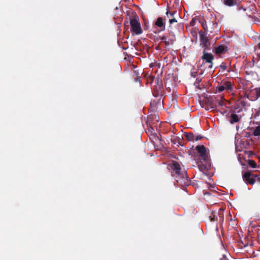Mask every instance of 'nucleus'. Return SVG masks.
<instances>
[{
	"mask_svg": "<svg viewBox=\"0 0 260 260\" xmlns=\"http://www.w3.org/2000/svg\"><path fill=\"white\" fill-rule=\"evenodd\" d=\"M171 168V175L174 177L178 183L181 185L187 186L189 185L190 181L188 180L187 173L185 171H181L180 164L175 161H173L170 164Z\"/></svg>",
	"mask_w": 260,
	"mask_h": 260,
	"instance_id": "obj_1",
	"label": "nucleus"
},
{
	"mask_svg": "<svg viewBox=\"0 0 260 260\" xmlns=\"http://www.w3.org/2000/svg\"><path fill=\"white\" fill-rule=\"evenodd\" d=\"M152 92L155 97H162L165 93L162 80L159 77L156 78L154 85L152 87Z\"/></svg>",
	"mask_w": 260,
	"mask_h": 260,
	"instance_id": "obj_2",
	"label": "nucleus"
},
{
	"mask_svg": "<svg viewBox=\"0 0 260 260\" xmlns=\"http://www.w3.org/2000/svg\"><path fill=\"white\" fill-rule=\"evenodd\" d=\"M203 54L200 60V61H202L201 67L204 68V70L211 69L213 67L214 56L211 53L206 52L205 50L203 51Z\"/></svg>",
	"mask_w": 260,
	"mask_h": 260,
	"instance_id": "obj_3",
	"label": "nucleus"
},
{
	"mask_svg": "<svg viewBox=\"0 0 260 260\" xmlns=\"http://www.w3.org/2000/svg\"><path fill=\"white\" fill-rule=\"evenodd\" d=\"M130 24L131 30L136 35H140L142 32V30L139 21L138 17L137 16L130 18Z\"/></svg>",
	"mask_w": 260,
	"mask_h": 260,
	"instance_id": "obj_4",
	"label": "nucleus"
},
{
	"mask_svg": "<svg viewBox=\"0 0 260 260\" xmlns=\"http://www.w3.org/2000/svg\"><path fill=\"white\" fill-rule=\"evenodd\" d=\"M196 149L199 154V157L201 160L207 162L208 160V156L206 152V148L204 145H198Z\"/></svg>",
	"mask_w": 260,
	"mask_h": 260,
	"instance_id": "obj_5",
	"label": "nucleus"
},
{
	"mask_svg": "<svg viewBox=\"0 0 260 260\" xmlns=\"http://www.w3.org/2000/svg\"><path fill=\"white\" fill-rule=\"evenodd\" d=\"M254 177H256V176H254L250 172L248 171L245 172L242 176L244 181L247 184L251 185L254 184L255 182Z\"/></svg>",
	"mask_w": 260,
	"mask_h": 260,
	"instance_id": "obj_6",
	"label": "nucleus"
},
{
	"mask_svg": "<svg viewBox=\"0 0 260 260\" xmlns=\"http://www.w3.org/2000/svg\"><path fill=\"white\" fill-rule=\"evenodd\" d=\"M200 37L201 45H202V47L204 48V50L206 51V50H209L210 49V43L209 41L208 38L204 34H200Z\"/></svg>",
	"mask_w": 260,
	"mask_h": 260,
	"instance_id": "obj_7",
	"label": "nucleus"
},
{
	"mask_svg": "<svg viewBox=\"0 0 260 260\" xmlns=\"http://www.w3.org/2000/svg\"><path fill=\"white\" fill-rule=\"evenodd\" d=\"M219 92H221L224 90H231L232 89V85L230 81H224L217 87Z\"/></svg>",
	"mask_w": 260,
	"mask_h": 260,
	"instance_id": "obj_8",
	"label": "nucleus"
},
{
	"mask_svg": "<svg viewBox=\"0 0 260 260\" xmlns=\"http://www.w3.org/2000/svg\"><path fill=\"white\" fill-rule=\"evenodd\" d=\"M154 25L160 28L159 31H164L166 29L165 23L161 17H159L157 18L154 23Z\"/></svg>",
	"mask_w": 260,
	"mask_h": 260,
	"instance_id": "obj_9",
	"label": "nucleus"
},
{
	"mask_svg": "<svg viewBox=\"0 0 260 260\" xmlns=\"http://www.w3.org/2000/svg\"><path fill=\"white\" fill-rule=\"evenodd\" d=\"M208 25L209 30V31L211 33H212L215 31H217L219 30V28L218 27V23H217L215 19H213L212 21H210L208 22Z\"/></svg>",
	"mask_w": 260,
	"mask_h": 260,
	"instance_id": "obj_10",
	"label": "nucleus"
},
{
	"mask_svg": "<svg viewBox=\"0 0 260 260\" xmlns=\"http://www.w3.org/2000/svg\"><path fill=\"white\" fill-rule=\"evenodd\" d=\"M228 47L224 45H219L215 48V52L217 54H224L228 51Z\"/></svg>",
	"mask_w": 260,
	"mask_h": 260,
	"instance_id": "obj_11",
	"label": "nucleus"
},
{
	"mask_svg": "<svg viewBox=\"0 0 260 260\" xmlns=\"http://www.w3.org/2000/svg\"><path fill=\"white\" fill-rule=\"evenodd\" d=\"M222 2L225 6L233 7L238 6L241 1L240 0H222Z\"/></svg>",
	"mask_w": 260,
	"mask_h": 260,
	"instance_id": "obj_12",
	"label": "nucleus"
},
{
	"mask_svg": "<svg viewBox=\"0 0 260 260\" xmlns=\"http://www.w3.org/2000/svg\"><path fill=\"white\" fill-rule=\"evenodd\" d=\"M240 118L235 113H232L230 116V122L232 124L237 122L239 121Z\"/></svg>",
	"mask_w": 260,
	"mask_h": 260,
	"instance_id": "obj_13",
	"label": "nucleus"
},
{
	"mask_svg": "<svg viewBox=\"0 0 260 260\" xmlns=\"http://www.w3.org/2000/svg\"><path fill=\"white\" fill-rule=\"evenodd\" d=\"M160 40L162 42H164L166 46H169L170 44H173L175 40L174 39H171V42L167 40V37L165 36H163L160 38Z\"/></svg>",
	"mask_w": 260,
	"mask_h": 260,
	"instance_id": "obj_14",
	"label": "nucleus"
},
{
	"mask_svg": "<svg viewBox=\"0 0 260 260\" xmlns=\"http://www.w3.org/2000/svg\"><path fill=\"white\" fill-rule=\"evenodd\" d=\"M140 73L139 72L138 70H134L133 71V77L135 82H140L141 77L140 76Z\"/></svg>",
	"mask_w": 260,
	"mask_h": 260,
	"instance_id": "obj_15",
	"label": "nucleus"
},
{
	"mask_svg": "<svg viewBox=\"0 0 260 260\" xmlns=\"http://www.w3.org/2000/svg\"><path fill=\"white\" fill-rule=\"evenodd\" d=\"M197 165L199 170L201 172L205 173L207 170L206 165L204 164L202 161L197 162Z\"/></svg>",
	"mask_w": 260,
	"mask_h": 260,
	"instance_id": "obj_16",
	"label": "nucleus"
},
{
	"mask_svg": "<svg viewBox=\"0 0 260 260\" xmlns=\"http://www.w3.org/2000/svg\"><path fill=\"white\" fill-rule=\"evenodd\" d=\"M184 136L189 141H193L194 140V135L191 133H185Z\"/></svg>",
	"mask_w": 260,
	"mask_h": 260,
	"instance_id": "obj_17",
	"label": "nucleus"
},
{
	"mask_svg": "<svg viewBox=\"0 0 260 260\" xmlns=\"http://www.w3.org/2000/svg\"><path fill=\"white\" fill-rule=\"evenodd\" d=\"M146 84H152L153 81L155 82L156 78L154 76L151 75H148L146 76Z\"/></svg>",
	"mask_w": 260,
	"mask_h": 260,
	"instance_id": "obj_18",
	"label": "nucleus"
},
{
	"mask_svg": "<svg viewBox=\"0 0 260 260\" xmlns=\"http://www.w3.org/2000/svg\"><path fill=\"white\" fill-rule=\"evenodd\" d=\"M223 251L224 253L218 255L219 260H229L228 258V252L225 250H223Z\"/></svg>",
	"mask_w": 260,
	"mask_h": 260,
	"instance_id": "obj_19",
	"label": "nucleus"
},
{
	"mask_svg": "<svg viewBox=\"0 0 260 260\" xmlns=\"http://www.w3.org/2000/svg\"><path fill=\"white\" fill-rule=\"evenodd\" d=\"M174 12L167 11L166 12V16L165 18V20H166L167 19L169 20L170 18H172L173 17H174Z\"/></svg>",
	"mask_w": 260,
	"mask_h": 260,
	"instance_id": "obj_20",
	"label": "nucleus"
},
{
	"mask_svg": "<svg viewBox=\"0 0 260 260\" xmlns=\"http://www.w3.org/2000/svg\"><path fill=\"white\" fill-rule=\"evenodd\" d=\"M248 164L252 168H255L257 167L255 161L252 159H249L248 160Z\"/></svg>",
	"mask_w": 260,
	"mask_h": 260,
	"instance_id": "obj_21",
	"label": "nucleus"
},
{
	"mask_svg": "<svg viewBox=\"0 0 260 260\" xmlns=\"http://www.w3.org/2000/svg\"><path fill=\"white\" fill-rule=\"evenodd\" d=\"M256 93V97L254 99H251V101L257 100L260 96V87H257L254 89Z\"/></svg>",
	"mask_w": 260,
	"mask_h": 260,
	"instance_id": "obj_22",
	"label": "nucleus"
},
{
	"mask_svg": "<svg viewBox=\"0 0 260 260\" xmlns=\"http://www.w3.org/2000/svg\"><path fill=\"white\" fill-rule=\"evenodd\" d=\"M253 135L255 136H260V126H257L255 127L253 132Z\"/></svg>",
	"mask_w": 260,
	"mask_h": 260,
	"instance_id": "obj_23",
	"label": "nucleus"
},
{
	"mask_svg": "<svg viewBox=\"0 0 260 260\" xmlns=\"http://www.w3.org/2000/svg\"><path fill=\"white\" fill-rule=\"evenodd\" d=\"M147 126H148V128H147L148 131L151 135H152L155 134V132H154L155 131L154 129L152 126H151L148 124H147Z\"/></svg>",
	"mask_w": 260,
	"mask_h": 260,
	"instance_id": "obj_24",
	"label": "nucleus"
},
{
	"mask_svg": "<svg viewBox=\"0 0 260 260\" xmlns=\"http://www.w3.org/2000/svg\"><path fill=\"white\" fill-rule=\"evenodd\" d=\"M202 25L205 31H209V25L208 23L207 24V22H205V23H202Z\"/></svg>",
	"mask_w": 260,
	"mask_h": 260,
	"instance_id": "obj_25",
	"label": "nucleus"
},
{
	"mask_svg": "<svg viewBox=\"0 0 260 260\" xmlns=\"http://www.w3.org/2000/svg\"><path fill=\"white\" fill-rule=\"evenodd\" d=\"M216 101L217 102L219 106H223L224 105V99H223L222 97L220 98V100H217Z\"/></svg>",
	"mask_w": 260,
	"mask_h": 260,
	"instance_id": "obj_26",
	"label": "nucleus"
},
{
	"mask_svg": "<svg viewBox=\"0 0 260 260\" xmlns=\"http://www.w3.org/2000/svg\"><path fill=\"white\" fill-rule=\"evenodd\" d=\"M217 218V216L214 214L213 213H212V215L210 216V220L211 221H215Z\"/></svg>",
	"mask_w": 260,
	"mask_h": 260,
	"instance_id": "obj_27",
	"label": "nucleus"
},
{
	"mask_svg": "<svg viewBox=\"0 0 260 260\" xmlns=\"http://www.w3.org/2000/svg\"><path fill=\"white\" fill-rule=\"evenodd\" d=\"M169 21L170 24H173V23H176L177 22L176 19L174 17H173L172 18H170Z\"/></svg>",
	"mask_w": 260,
	"mask_h": 260,
	"instance_id": "obj_28",
	"label": "nucleus"
},
{
	"mask_svg": "<svg viewBox=\"0 0 260 260\" xmlns=\"http://www.w3.org/2000/svg\"><path fill=\"white\" fill-rule=\"evenodd\" d=\"M220 68H221L223 70H226V64L223 63V62H222L220 66Z\"/></svg>",
	"mask_w": 260,
	"mask_h": 260,
	"instance_id": "obj_29",
	"label": "nucleus"
},
{
	"mask_svg": "<svg viewBox=\"0 0 260 260\" xmlns=\"http://www.w3.org/2000/svg\"><path fill=\"white\" fill-rule=\"evenodd\" d=\"M202 138H203V136H200V135L197 136H194V140H196V141H199V140H201Z\"/></svg>",
	"mask_w": 260,
	"mask_h": 260,
	"instance_id": "obj_30",
	"label": "nucleus"
},
{
	"mask_svg": "<svg viewBox=\"0 0 260 260\" xmlns=\"http://www.w3.org/2000/svg\"><path fill=\"white\" fill-rule=\"evenodd\" d=\"M201 79H197L194 84H199L201 82Z\"/></svg>",
	"mask_w": 260,
	"mask_h": 260,
	"instance_id": "obj_31",
	"label": "nucleus"
},
{
	"mask_svg": "<svg viewBox=\"0 0 260 260\" xmlns=\"http://www.w3.org/2000/svg\"><path fill=\"white\" fill-rule=\"evenodd\" d=\"M258 47L260 49V42L258 43Z\"/></svg>",
	"mask_w": 260,
	"mask_h": 260,
	"instance_id": "obj_32",
	"label": "nucleus"
},
{
	"mask_svg": "<svg viewBox=\"0 0 260 260\" xmlns=\"http://www.w3.org/2000/svg\"><path fill=\"white\" fill-rule=\"evenodd\" d=\"M257 181L260 182V177H258Z\"/></svg>",
	"mask_w": 260,
	"mask_h": 260,
	"instance_id": "obj_33",
	"label": "nucleus"
}]
</instances>
